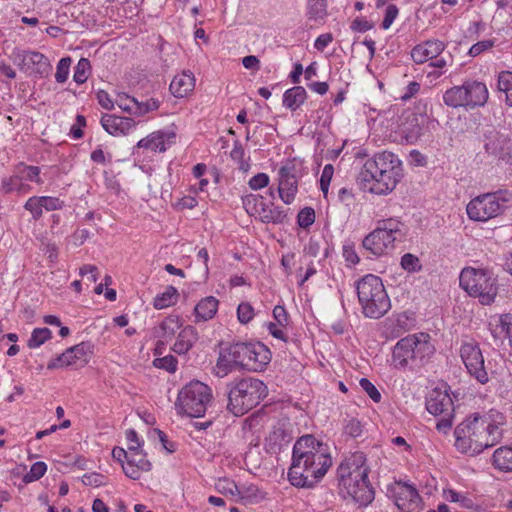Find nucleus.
<instances>
[{"label":"nucleus","mask_w":512,"mask_h":512,"mask_svg":"<svg viewBox=\"0 0 512 512\" xmlns=\"http://www.w3.org/2000/svg\"><path fill=\"white\" fill-rule=\"evenodd\" d=\"M125 100L135 106V115H144L159 108V101L155 99H149L146 102H138L135 98H126Z\"/></svg>","instance_id":"obj_40"},{"label":"nucleus","mask_w":512,"mask_h":512,"mask_svg":"<svg viewBox=\"0 0 512 512\" xmlns=\"http://www.w3.org/2000/svg\"><path fill=\"white\" fill-rule=\"evenodd\" d=\"M459 284L470 296L478 298L482 305H490L497 296V283L487 269L465 267L459 276Z\"/></svg>","instance_id":"obj_6"},{"label":"nucleus","mask_w":512,"mask_h":512,"mask_svg":"<svg viewBox=\"0 0 512 512\" xmlns=\"http://www.w3.org/2000/svg\"><path fill=\"white\" fill-rule=\"evenodd\" d=\"M443 102L452 108H466V97L462 86H454L446 90L443 94Z\"/></svg>","instance_id":"obj_30"},{"label":"nucleus","mask_w":512,"mask_h":512,"mask_svg":"<svg viewBox=\"0 0 512 512\" xmlns=\"http://www.w3.org/2000/svg\"><path fill=\"white\" fill-rule=\"evenodd\" d=\"M104 130L113 136L126 135L136 125L130 117L105 114L101 119Z\"/></svg>","instance_id":"obj_22"},{"label":"nucleus","mask_w":512,"mask_h":512,"mask_svg":"<svg viewBox=\"0 0 512 512\" xmlns=\"http://www.w3.org/2000/svg\"><path fill=\"white\" fill-rule=\"evenodd\" d=\"M166 134L163 132H154L151 134V150L152 151H160L164 152L166 151V141H165Z\"/></svg>","instance_id":"obj_57"},{"label":"nucleus","mask_w":512,"mask_h":512,"mask_svg":"<svg viewBox=\"0 0 512 512\" xmlns=\"http://www.w3.org/2000/svg\"><path fill=\"white\" fill-rule=\"evenodd\" d=\"M142 443L137 445H129V457L126 466H123L125 475L133 480H137L141 476V472H148L152 465L146 459V454L141 449Z\"/></svg>","instance_id":"obj_14"},{"label":"nucleus","mask_w":512,"mask_h":512,"mask_svg":"<svg viewBox=\"0 0 512 512\" xmlns=\"http://www.w3.org/2000/svg\"><path fill=\"white\" fill-rule=\"evenodd\" d=\"M79 274L82 277L87 275V280L93 283L98 280V268L95 265H83L79 270Z\"/></svg>","instance_id":"obj_62"},{"label":"nucleus","mask_w":512,"mask_h":512,"mask_svg":"<svg viewBox=\"0 0 512 512\" xmlns=\"http://www.w3.org/2000/svg\"><path fill=\"white\" fill-rule=\"evenodd\" d=\"M307 9L310 17L322 18L326 13V2L325 0H307Z\"/></svg>","instance_id":"obj_46"},{"label":"nucleus","mask_w":512,"mask_h":512,"mask_svg":"<svg viewBox=\"0 0 512 512\" xmlns=\"http://www.w3.org/2000/svg\"><path fill=\"white\" fill-rule=\"evenodd\" d=\"M195 87V78L190 72H183L173 78L170 83L171 93L178 98H182L190 93Z\"/></svg>","instance_id":"obj_25"},{"label":"nucleus","mask_w":512,"mask_h":512,"mask_svg":"<svg viewBox=\"0 0 512 512\" xmlns=\"http://www.w3.org/2000/svg\"><path fill=\"white\" fill-rule=\"evenodd\" d=\"M399 14L398 7L395 4H389L384 11V18L380 24V28L387 30L390 28L394 20Z\"/></svg>","instance_id":"obj_51"},{"label":"nucleus","mask_w":512,"mask_h":512,"mask_svg":"<svg viewBox=\"0 0 512 512\" xmlns=\"http://www.w3.org/2000/svg\"><path fill=\"white\" fill-rule=\"evenodd\" d=\"M493 464L502 471H512V447H500L493 454Z\"/></svg>","instance_id":"obj_31"},{"label":"nucleus","mask_w":512,"mask_h":512,"mask_svg":"<svg viewBox=\"0 0 512 512\" xmlns=\"http://www.w3.org/2000/svg\"><path fill=\"white\" fill-rule=\"evenodd\" d=\"M442 417L439 419V421L437 422L436 424V429L439 431V432H442L444 434H446L452 427L453 425V413L452 414H447V415H441Z\"/></svg>","instance_id":"obj_64"},{"label":"nucleus","mask_w":512,"mask_h":512,"mask_svg":"<svg viewBox=\"0 0 512 512\" xmlns=\"http://www.w3.org/2000/svg\"><path fill=\"white\" fill-rule=\"evenodd\" d=\"M228 386L227 409L235 416L244 415L267 395L266 385L255 378H244Z\"/></svg>","instance_id":"obj_5"},{"label":"nucleus","mask_w":512,"mask_h":512,"mask_svg":"<svg viewBox=\"0 0 512 512\" xmlns=\"http://www.w3.org/2000/svg\"><path fill=\"white\" fill-rule=\"evenodd\" d=\"M414 335V360L415 366L424 365L434 354L435 348L430 343V336L427 333H419Z\"/></svg>","instance_id":"obj_24"},{"label":"nucleus","mask_w":512,"mask_h":512,"mask_svg":"<svg viewBox=\"0 0 512 512\" xmlns=\"http://www.w3.org/2000/svg\"><path fill=\"white\" fill-rule=\"evenodd\" d=\"M40 201L42 204L40 206H43V209L47 211H54L61 209L63 206V202L56 197H49V196H41Z\"/></svg>","instance_id":"obj_58"},{"label":"nucleus","mask_w":512,"mask_h":512,"mask_svg":"<svg viewBox=\"0 0 512 512\" xmlns=\"http://www.w3.org/2000/svg\"><path fill=\"white\" fill-rule=\"evenodd\" d=\"M401 176V161L392 152L384 151L364 163L358 179L363 190L383 195L396 187Z\"/></svg>","instance_id":"obj_2"},{"label":"nucleus","mask_w":512,"mask_h":512,"mask_svg":"<svg viewBox=\"0 0 512 512\" xmlns=\"http://www.w3.org/2000/svg\"><path fill=\"white\" fill-rule=\"evenodd\" d=\"M498 90L505 93V102L512 107V72L502 71L498 75Z\"/></svg>","instance_id":"obj_34"},{"label":"nucleus","mask_w":512,"mask_h":512,"mask_svg":"<svg viewBox=\"0 0 512 512\" xmlns=\"http://www.w3.org/2000/svg\"><path fill=\"white\" fill-rule=\"evenodd\" d=\"M40 197H30L25 203V209L31 212L34 219H39L42 216L43 206H40Z\"/></svg>","instance_id":"obj_54"},{"label":"nucleus","mask_w":512,"mask_h":512,"mask_svg":"<svg viewBox=\"0 0 512 512\" xmlns=\"http://www.w3.org/2000/svg\"><path fill=\"white\" fill-rule=\"evenodd\" d=\"M52 337V332L48 328H35L32 331L31 337L28 340V347L38 348L42 344L45 343V341L49 340Z\"/></svg>","instance_id":"obj_37"},{"label":"nucleus","mask_w":512,"mask_h":512,"mask_svg":"<svg viewBox=\"0 0 512 512\" xmlns=\"http://www.w3.org/2000/svg\"><path fill=\"white\" fill-rule=\"evenodd\" d=\"M356 291L365 317L379 319L391 308V302L380 277L367 274L356 282Z\"/></svg>","instance_id":"obj_4"},{"label":"nucleus","mask_w":512,"mask_h":512,"mask_svg":"<svg viewBox=\"0 0 512 512\" xmlns=\"http://www.w3.org/2000/svg\"><path fill=\"white\" fill-rule=\"evenodd\" d=\"M90 68L91 66L89 60L86 58H81L75 67L73 75L74 81L77 84H83L84 82H86Z\"/></svg>","instance_id":"obj_42"},{"label":"nucleus","mask_w":512,"mask_h":512,"mask_svg":"<svg viewBox=\"0 0 512 512\" xmlns=\"http://www.w3.org/2000/svg\"><path fill=\"white\" fill-rule=\"evenodd\" d=\"M493 45H494L493 40L479 41L469 49V55L472 57H476V56L480 55L482 52L493 47Z\"/></svg>","instance_id":"obj_61"},{"label":"nucleus","mask_w":512,"mask_h":512,"mask_svg":"<svg viewBox=\"0 0 512 512\" xmlns=\"http://www.w3.org/2000/svg\"><path fill=\"white\" fill-rule=\"evenodd\" d=\"M363 48L367 49V58L371 60L375 54V42L372 39L355 40L352 44V50L360 52Z\"/></svg>","instance_id":"obj_52"},{"label":"nucleus","mask_w":512,"mask_h":512,"mask_svg":"<svg viewBox=\"0 0 512 512\" xmlns=\"http://www.w3.org/2000/svg\"><path fill=\"white\" fill-rule=\"evenodd\" d=\"M485 149L499 159L512 161V140L506 134L495 132L487 137Z\"/></svg>","instance_id":"obj_21"},{"label":"nucleus","mask_w":512,"mask_h":512,"mask_svg":"<svg viewBox=\"0 0 512 512\" xmlns=\"http://www.w3.org/2000/svg\"><path fill=\"white\" fill-rule=\"evenodd\" d=\"M368 476L369 468L366 466V456L363 452H355L345 458L337 469L338 479L354 477L356 474Z\"/></svg>","instance_id":"obj_18"},{"label":"nucleus","mask_w":512,"mask_h":512,"mask_svg":"<svg viewBox=\"0 0 512 512\" xmlns=\"http://www.w3.org/2000/svg\"><path fill=\"white\" fill-rule=\"evenodd\" d=\"M229 355L236 364L249 370L261 371L271 360L270 350L261 343H234L229 346Z\"/></svg>","instance_id":"obj_9"},{"label":"nucleus","mask_w":512,"mask_h":512,"mask_svg":"<svg viewBox=\"0 0 512 512\" xmlns=\"http://www.w3.org/2000/svg\"><path fill=\"white\" fill-rule=\"evenodd\" d=\"M444 50V44L439 40H427L416 45L411 51V57L417 64H422L430 59L437 58Z\"/></svg>","instance_id":"obj_23"},{"label":"nucleus","mask_w":512,"mask_h":512,"mask_svg":"<svg viewBox=\"0 0 512 512\" xmlns=\"http://www.w3.org/2000/svg\"><path fill=\"white\" fill-rule=\"evenodd\" d=\"M394 503L403 512H420L422 509V499L418 491L408 484H398Z\"/></svg>","instance_id":"obj_15"},{"label":"nucleus","mask_w":512,"mask_h":512,"mask_svg":"<svg viewBox=\"0 0 512 512\" xmlns=\"http://www.w3.org/2000/svg\"><path fill=\"white\" fill-rule=\"evenodd\" d=\"M510 200L511 194L506 190L477 196L468 203L467 215L471 220L485 222L502 214Z\"/></svg>","instance_id":"obj_8"},{"label":"nucleus","mask_w":512,"mask_h":512,"mask_svg":"<svg viewBox=\"0 0 512 512\" xmlns=\"http://www.w3.org/2000/svg\"><path fill=\"white\" fill-rule=\"evenodd\" d=\"M454 434L456 448L471 454L496 445L502 437L499 427L489 417L479 414L467 417L455 428Z\"/></svg>","instance_id":"obj_3"},{"label":"nucleus","mask_w":512,"mask_h":512,"mask_svg":"<svg viewBox=\"0 0 512 512\" xmlns=\"http://www.w3.org/2000/svg\"><path fill=\"white\" fill-rule=\"evenodd\" d=\"M177 364V359L172 355L155 358L153 360V365L156 368L164 369L170 373H174L177 370Z\"/></svg>","instance_id":"obj_44"},{"label":"nucleus","mask_w":512,"mask_h":512,"mask_svg":"<svg viewBox=\"0 0 512 512\" xmlns=\"http://www.w3.org/2000/svg\"><path fill=\"white\" fill-rule=\"evenodd\" d=\"M287 217L286 211L279 206H275L274 203L271 202V212L270 217L266 219V223H274L279 224L283 223Z\"/></svg>","instance_id":"obj_56"},{"label":"nucleus","mask_w":512,"mask_h":512,"mask_svg":"<svg viewBox=\"0 0 512 512\" xmlns=\"http://www.w3.org/2000/svg\"><path fill=\"white\" fill-rule=\"evenodd\" d=\"M16 170L20 174L23 180L33 181L36 183H42L41 178L39 177L40 168L37 166H28L24 163H20Z\"/></svg>","instance_id":"obj_41"},{"label":"nucleus","mask_w":512,"mask_h":512,"mask_svg":"<svg viewBox=\"0 0 512 512\" xmlns=\"http://www.w3.org/2000/svg\"><path fill=\"white\" fill-rule=\"evenodd\" d=\"M315 222V211L311 207H304L297 215V223L301 228H308Z\"/></svg>","instance_id":"obj_47"},{"label":"nucleus","mask_w":512,"mask_h":512,"mask_svg":"<svg viewBox=\"0 0 512 512\" xmlns=\"http://www.w3.org/2000/svg\"><path fill=\"white\" fill-rule=\"evenodd\" d=\"M211 400V388L195 380L186 384L179 391L175 406L179 414H185L189 417H201L204 415Z\"/></svg>","instance_id":"obj_7"},{"label":"nucleus","mask_w":512,"mask_h":512,"mask_svg":"<svg viewBox=\"0 0 512 512\" xmlns=\"http://www.w3.org/2000/svg\"><path fill=\"white\" fill-rule=\"evenodd\" d=\"M461 86L466 97V109H474L485 105L489 94L484 83L477 80H468Z\"/></svg>","instance_id":"obj_20"},{"label":"nucleus","mask_w":512,"mask_h":512,"mask_svg":"<svg viewBox=\"0 0 512 512\" xmlns=\"http://www.w3.org/2000/svg\"><path fill=\"white\" fill-rule=\"evenodd\" d=\"M401 225L402 224L400 221L393 218H389L380 220L378 222L377 228L381 229L382 232H387V234H390L392 237H395V240H398L403 236L400 228Z\"/></svg>","instance_id":"obj_36"},{"label":"nucleus","mask_w":512,"mask_h":512,"mask_svg":"<svg viewBox=\"0 0 512 512\" xmlns=\"http://www.w3.org/2000/svg\"><path fill=\"white\" fill-rule=\"evenodd\" d=\"M237 317L242 324H247L254 317V309L248 302H242L237 308Z\"/></svg>","instance_id":"obj_53"},{"label":"nucleus","mask_w":512,"mask_h":512,"mask_svg":"<svg viewBox=\"0 0 512 512\" xmlns=\"http://www.w3.org/2000/svg\"><path fill=\"white\" fill-rule=\"evenodd\" d=\"M401 266L408 272H416L421 270L419 258L411 253H406L402 256Z\"/></svg>","instance_id":"obj_50"},{"label":"nucleus","mask_w":512,"mask_h":512,"mask_svg":"<svg viewBox=\"0 0 512 512\" xmlns=\"http://www.w3.org/2000/svg\"><path fill=\"white\" fill-rule=\"evenodd\" d=\"M426 409L435 416L454 413V404L447 391L433 389L426 398Z\"/></svg>","instance_id":"obj_17"},{"label":"nucleus","mask_w":512,"mask_h":512,"mask_svg":"<svg viewBox=\"0 0 512 512\" xmlns=\"http://www.w3.org/2000/svg\"><path fill=\"white\" fill-rule=\"evenodd\" d=\"M242 204L249 215L256 216L266 205L265 199L261 195L248 194L242 197Z\"/></svg>","instance_id":"obj_32"},{"label":"nucleus","mask_w":512,"mask_h":512,"mask_svg":"<svg viewBox=\"0 0 512 512\" xmlns=\"http://www.w3.org/2000/svg\"><path fill=\"white\" fill-rule=\"evenodd\" d=\"M71 64L72 59L70 57H63L60 59L55 73V80L58 83H64L68 79Z\"/></svg>","instance_id":"obj_45"},{"label":"nucleus","mask_w":512,"mask_h":512,"mask_svg":"<svg viewBox=\"0 0 512 512\" xmlns=\"http://www.w3.org/2000/svg\"><path fill=\"white\" fill-rule=\"evenodd\" d=\"M249 187L258 190L269 184V176L266 173H258L249 180Z\"/></svg>","instance_id":"obj_59"},{"label":"nucleus","mask_w":512,"mask_h":512,"mask_svg":"<svg viewBox=\"0 0 512 512\" xmlns=\"http://www.w3.org/2000/svg\"><path fill=\"white\" fill-rule=\"evenodd\" d=\"M15 59L19 62L18 64L23 71L40 78L47 76L52 69L48 58L40 52L30 50L17 51Z\"/></svg>","instance_id":"obj_12"},{"label":"nucleus","mask_w":512,"mask_h":512,"mask_svg":"<svg viewBox=\"0 0 512 512\" xmlns=\"http://www.w3.org/2000/svg\"><path fill=\"white\" fill-rule=\"evenodd\" d=\"M46 471H47V465L44 462H42V461L35 462L31 466L30 471L24 475L23 481L25 483H30V482L39 480L45 474Z\"/></svg>","instance_id":"obj_43"},{"label":"nucleus","mask_w":512,"mask_h":512,"mask_svg":"<svg viewBox=\"0 0 512 512\" xmlns=\"http://www.w3.org/2000/svg\"><path fill=\"white\" fill-rule=\"evenodd\" d=\"M395 237L376 228L362 241L363 247L374 256H382L394 248Z\"/></svg>","instance_id":"obj_16"},{"label":"nucleus","mask_w":512,"mask_h":512,"mask_svg":"<svg viewBox=\"0 0 512 512\" xmlns=\"http://www.w3.org/2000/svg\"><path fill=\"white\" fill-rule=\"evenodd\" d=\"M338 480L341 489L360 505L366 506L374 499V489L368 480V476H361L358 473L354 477L340 478Z\"/></svg>","instance_id":"obj_11"},{"label":"nucleus","mask_w":512,"mask_h":512,"mask_svg":"<svg viewBox=\"0 0 512 512\" xmlns=\"http://www.w3.org/2000/svg\"><path fill=\"white\" fill-rule=\"evenodd\" d=\"M461 359L468 371L479 383L486 384L489 376L479 344L474 340L464 341L460 348Z\"/></svg>","instance_id":"obj_10"},{"label":"nucleus","mask_w":512,"mask_h":512,"mask_svg":"<svg viewBox=\"0 0 512 512\" xmlns=\"http://www.w3.org/2000/svg\"><path fill=\"white\" fill-rule=\"evenodd\" d=\"M181 327L178 317L169 316L165 318L158 327L154 329V336L159 339H171Z\"/></svg>","instance_id":"obj_29"},{"label":"nucleus","mask_w":512,"mask_h":512,"mask_svg":"<svg viewBox=\"0 0 512 512\" xmlns=\"http://www.w3.org/2000/svg\"><path fill=\"white\" fill-rule=\"evenodd\" d=\"M239 364L233 360V357L229 355V348L227 354L220 353L216 363V375L218 377H225L229 372L238 367Z\"/></svg>","instance_id":"obj_35"},{"label":"nucleus","mask_w":512,"mask_h":512,"mask_svg":"<svg viewBox=\"0 0 512 512\" xmlns=\"http://www.w3.org/2000/svg\"><path fill=\"white\" fill-rule=\"evenodd\" d=\"M28 186L23 183V179L16 170V174L4 179L2 182V189L5 193H11L13 191L22 192L25 191Z\"/></svg>","instance_id":"obj_39"},{"label":"nucleus","mask_w":512,"mask_h":512,"mask_svg":"<svg viewBox=\"0 0 512 512\" xmlns=\"http://www.w3.org/2000/svg\"><path fill=\"white\" fill-rule=\"evenodd\" d=\"M332 465L327 444L313 435L300 437L293 446L288 479L295 487L312 488Z\"/></svg>","instance_id":"obj_1"},{"label":"nucleus","mask_w":512,"mask_h":512,"mask_svg":"<svg viewBox=\"0 0 512 512\" xmlns=\"http://www.w3.org/2000/svg\"><path fill=\"white\" fill-rule=\"evenodd\" d=\"M343 257L345 260L353 265L359 263L360 259L355 251L354 244L349 243L343 246Z\"/></svg>","instance_id":"obj_63"},{"label":"nucleus","mask_w":512,"mask_h":512,"mask_svg":"<svg viewBox=\"0 0 512 512\" xmlns=\"http://www.w3.org/2000/svg\"><path fill=\"white\" fill-rule=\"evenodd\" d=\"M361 422L356 418L345 419L344 433L350 437L357 438L362 434Z\"/></svg>","instance_id":"obj_49"},{"label":"nucleus","mask_w":512,"mask_h":512,"mask_svg":"<svg viewBox=\"0 0 512 512\" xmlns=\"http://www.w3.org/2000/svg\"><path fill=\"white\" fill-rule=\"evenodd\" d=\"M104 480H105V477L99 473H88V474H84L82 477L83 484L87 485V486L98 487V486L104 485L105 484Z\"/></svg>","instance_id":"obj_60"},{"label":"nucleus","mask_w":512,"mask_h":512,"mask_svg":"<svg viewBox=\"0 0 512 512\" xmlns=\"http://www.w3.org/2000/svg\"><path fill=\"white\" fill-rule=\"evenodd\" d=\"M76 364L75 360L73 358V349L70 347L66 349L65 352H63L58 357L52 359L48 365L47 368L49 370L57 369V368H63L70 365Z\"/></svg>","instance_id":"obj_38"},{"label":"nucleus","mask_w":512,"mask_h":512,"mask_svg":"<svg viewBox=\"0 0 512 512\" xmlns=\"http://www.w3.org/2000/svg\"><path fill=\"white\" fill-rule=\"evenodd\" d=\"M361 388L369 395V397L376 403L381 400V393L376 386L366 378L359 381Z\"/></svg>","instance_id":"obj_55"},{"label":"nucleus","mask_w":512,"mask_h":512,"mask_svg":"<svg viewBox=\"0 0 512 512\" xmlns=\"http://www.w3.org/2000/svg\"><path fill=\"white\" fill-rule=\"evenodd\" d=\"M71 348L73 349V358L75 360V363L80 362L82 365H85L88 363V361H89L88 354L90 352L89 344L82 342V343L77 344Z\"/></svg>","instance_id":"obj_48"},{"label":"nucleus","mask_w":512,"mask_h":512,"mask_svg":"<svg viewBox=\"0 0 512 512\" xmlns=\"http://www.w3.org/2000/svg\"><path fill=\"white\" fill-rule=\"evenodd\" d=\"M306 98L307 92L304 87L297 85L285 91L283 95V105L295 111L304 103Z\"/></svg>","instance_id":"obj_28"},{"label":"nucleus","mask_w":512,"mask_h":512,"mask_svg":"<svg viewBox=\"0 0 512 512\" xmlns=\"http://www.w3.org/2000/svg\"><path fill=\"white\" fill-rule=\"evenodd\" d=\"M198 339V333L193 326L184 327L178 334L177 340L174 343L172 350L179 354H186Z\"/></svg>","instance_id":"obj_26"},{"label":"nucleus","mask_w":512,"mask_h":512,"mask_svg":"<svg viewBox=\"0 0 512 512\" xmlns=\"http://www.w3.org/2000/svg\"><path fill=\"white\" fill-rule=\"evenodd\" d=\"M413 344H415L414 335H408L396 343L392 352V360L396 368L415 366Z\"/></svg>","instance_id":"obj_19"},{"label":"nucleus","mask_w":512,"mask_h":512,"mask_svg":"<svg viewBox=\"0 0 512 512\" xmlns=\"http://www.w3.org/2000/svg\"><path fill=\"white\" fill-rule=\"evenodd\" d=\"M178 295L177 289L169 286L162 294L155 297L153 306L159 310L167 308L176 303Z\"/></svg>","instance_id":"obj_33"},{"label":"nucleus","mask_w":512,"mask_h":512,"mask_svg":"<svg viewBox=\"0 0 512 512\" xmlns=\"http://www.w3.org/2000/svg\"><path fill=\"white\" fill-rule=\"evenodd\" d=\"M218 300L213 296L201 299L194 308L196 322L212 319L218 310Z\"/></svg>","instance_id":"obj_27"},{"label":"nucleus","mask_w":512,"mask_h":512,"mask_svg":"<svg viewBox=\"0 0 512 512\" xmlns=\"http://www.w3.org/2000/svg\"><path fill=\"white\" fill-rule=\"evenodd\" d=\"M278 193L285 204H291L298 191L297 169L293 162H287L279 169Z\"/></svg>","instance_id":"obj_13"}]
</instances>
